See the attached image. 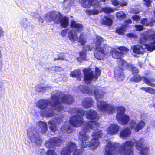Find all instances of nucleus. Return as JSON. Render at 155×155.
<instances>
[{
  "label": "nucleus",
  "mask_w": 155,
  "mask_h": 155,
  "mask_svg": "<svg viewBox=\"0 0 155 155\" xmlns=\"http://www.w3.org/2000/svg\"><path fill=\"white\" fill-rule=\"evenodd\" d=\"M93 8L91 10L87 9L86 13L88 15H95L97 14L100 11L101 6L99 4L98 0H93Z\"/></svg>",
  "instance_id": "14"
},
{
  "label": "nucleus",
  "mask_w": 155,
  "mask_h": 155,
  "mask_svg": "<svg viewBox=\"0 0 155 155\" xmlns=\"http://www.w3.org/2000/svg\"><path fill=\"white\" fill-rule=\"evenodd\" d=\"M143 25L148 26L151 25V23L146 18H144L142 19L140 22Z\"/></svg>",
  "instance_id": "40"
},
{
  "label": "nucleus",
  "mask_w": 155,
  "mask_h": 155,
  "mask_svg": "<svg viewBox=\"0 0 155 155\" xmlns=\"http://www.w3.org/2000/svg\"><path fill=\"white\" fill-rule=\"evenodd\" d=\"M119 64L122 66L124 68H129V65L127 62L125 60L122 59H120L118 63Z\"/></svg>",
  "instance_id": "38"
},
{
  "label": "nucleus",
  "mask_w": 155,
  "mask_h": 155,
  "mask_svg": "<svg viewBox=\"0 0 155 155\" xmlns=\"http://www.w3.org/2000/svg\"><path fill=\"white\" fill-rule=\"evenodd\" d=\"M144 2V4L147 7L150 6L151 3V1L150 0H143Z\"/></svg>",
  "instance_id": "47"
},
{
  "label": "nucleus",
  "mask_w": 155,
  "mask_h": 155,
  "mask_svg": "<svg viewBox=\"0 0 155 155\" xmlns=\"http://www.w3.org/2000/svg\"><path fill=\"white\" fill-rule=\"evenodd\" d=\"M72 113L79 114L82 115H85L87 118L91 120V121L86 123L83 128H90L93 129H97L100 125L99 123L96 121L98 118V116L97 113L95 111L90 110L84 111L81 108H74L72 110Z\"/></svg>",
  "instance_id": "7"
},
{
  "label": "nucleus",
  "mask_w": 155,
  "mask_h": 155,
  "mask_svg": "<svg viewBox=\"0 0 155 155\" xmlns=\"http://www.w3.org/2000/svg\"><path fill=\"white\" fill-rule=\"evenodd\" d=\"M140 17L137 15L133 16L132 17V18L133 20L136 21H139L140 20Z\"/></svg>",
  "instance_id": "46"
},
{
  "label": "nucleus",
  "mask_w": 155,
  "mask_h": 155,
  "mask_svg": "<svg viewBox=\"0 0 155 155\" xmlns=\"http://www.w3.org/2000/svg\"><path fill=\"white\" fill-rule=\"evenodd\" d=\"M68 31L67 29H64L61 32V35L62 36L64 37L65 36Z\"/></svg>",
  "instance_id": "50"
},
{
  "label": "nucleus",
  "mask_w": 155,
  "mask_h": 155,
  "mask_svg": "<svg viewBox=\"0 0 155 155\" xmlns=\"http://www.w3.org/2000/svg\"><path fill=\"white\" fill-rule=\"evenodd\" d=\"M99 127L95 129L83 128L79 132L78 138L82 148L90 147L91 149L94 150L98 147L100 143L98 139L102 134L101 130H97Z\"/></svg>",
  "instance_id": "4"
},
{
  "label": "nucleus",
  "mask_w": 155,
  "mask_h": 155,
  "mask_svg": "<svg viewBox=\"0 0 155 155\" xmlns=\"http://www.w3.org/2000/svg\"><path fill=\"white\" fill-rule=\"evenodd\" d=\"M79 42L82 45H84L86 42L85 36L83 34H81L80 35L79 38Z\"/></svg>",
  "instance_id": "35"
},
{
  "label": "nucleus",
  "mask_w": 155,
  "mask_h": 155,
  "mask_svg": "<svg viewBox=\"0 0 155 155\" xmlns=\"http://www.w3.org/2000/svg\"><path fill=\"white\" fill-rule=\"evenodd\" d=\"M119 129V126L118 125L115 124H112L107 128V131L108 134L114 135L118 132Z\"/></svg>",
  "instance_id": "18"
},
{
  "label": "nucleus",
  "mask_w": 155,
  "mask_h": 155,
  "mask_svg": "<svg viewBox=\"0 0 155 155\" xmlns=\"http://www.w3.org/2000/svg\"><path fill=\"white\" fill-rule=\"evenodd\" d=\"M45 18L48 22L54 21L57 24L60 23L64 27H67L68 25V18L63 17L62 15L58 12H49L45 15Z\"/></svg>",
  "instance_id": "8"
},
{
  "label": "nucleus",
  "mask_w": 155,
  "mask_h": 155,
  "mask_svg": "<svg viewBox=\"0 0 155 155\" xmlns=\"http://www.w3.org/2000/svg\"><path fill=\"white\" fill-rule=\"evenodd\" d=\"M51 88L50 86H47L45 87H42L40 85H38L35 87V89L36 91L38 92H44L45 90H48V88Z\"/></svg>",
  "instance_id": "29"
},
{
  "label": "nucleus",
  "mask_w": 155,
  "mask_h": 155,
  "mask_svg": "<svg viewBox=\"0 0 155 155\" xmlns=\"http://www.w3.org/2000/svg\"><path fill=\"white\" fill-rule=\"evenodd\" d=\"M48 124L49 128L52 131L54 132L57 130L58 127L54 121H49L48 122Z\"/></svg>",
  "instance_id": "27"
},
{
  "label": "nucleus",
  "mask_w": 155,
  "mask_h": 155,
  "mask_svg": "<svg viewBox=\"0 0 155 155\" xmlns=\"http://www.w3.org/2000/svg\"><path fill=\"white\" fill-rule=\"evenodd\" d=\"M74 4V0H64L63 3L64 7L68 10H69Z\"/></svg>",
  "instance_id": "26"
},
{
  "label": "nucleus",
  "mask_w": 155,
  "mask_h": 155,
  "mask_svg": "<svg viewBox=\"0 0 155 155\" xmlns=\"http://www.w3.org/2000/svg\"><path fill=\"white\" fill-rule=\"evenodd\" d=\"M38 125L41 128V132L42 133H45L48 129L47 124L45 122L40 121L38 122Z\"/></svg>",
  "instance_id": "28"
},
{
  "label": "nucleus",
  "mask_w": 155,
  "mask_h": 155,
  "mask_svg": "<svg viewBox=\"0 0 155 155\" xmlns=\"http://www.w3.org/2000/svg\"><path fill=\"white\" fill-rule=\"evenodd\" d=\"M63 142V140L61 139L55 137L50 139L48 141H46L45 144L47 147L53 148L59 146Z\"/></svg>",
  "instance_id": "16"
},
{
  "label": "nucleus",
  "mask_w": 155,
  "mask_h": 155,
  "mask_svg": "<svg viewBox=\"0 0 155 155\" xmlns=\"http://www.w3.org/2000/svg\"><path fill=\"white\" fill-rule=\"evenodd\" d=\"M127 36L128 37L135 38L136 37V36L132 33H129L127 34Z\"/></svg>",
  "instance_id": "52"
},
{
  "label": "nucleus",
  "mask_w": 155,
  "mask_h": 155,
  "mask_svg": "<svg viewBox=\"0 0 155 155\" xmlns=\"http://www.w3.org/2000/svg\"><path fill=\"white\" fill-rule=\"evenodd\" d=\"M93 103V101L91 98H87L84 100L82 105L84 108H87L92 107Z\"/></svg>",
  "instance_id": "21"
},
{
  "label": "nucleus",
  "mask_w": 155,
  "mask_h": 155,
  "mask_svg": "<svg viewBox=\"0 0 155 155\" xmlns=\"http://www.w3.org/2000/svg\"><path fill=\"white\" fill-rule=\"evenodd\" d=\"M79 88L83 93L89 94L94 93L95 98L97 101V109L101 112H106L109 114H112L116 110L117 111L116 118L118 122L120 124H126L129 120V117L125 114V109L121 106L115 107L113 105L109 104L105 101H100V99L103 98L104 92L101 89L96 88L93 86L89 88L87 87L81 86Z\"/></svg>",
  "instance_id": "1"
},
{
  "label": "nucleus",
  "mask_w": 155,
  "mask_h": 155,
  "mask_svg": "<svg viewBox=\"0 0 155 155\" xmlns=\"http://www.w3.org/2000/svg\"><path fill=\"white\" fill-rule=\"evenodd\" d=\"M63 117V115H62L60 116L59 117H56L54 119L57 123L61 124L62 122V119Z\"/></svg>",
  "instance_id": "41"
},
{
  "label": "nucleus",
  "mask_w": 155,
  "mask_h": 155,
  "mask_svg": "<svg viewBox=\"0 0 155 155\" xmlns=\"http://www.w3.org/2000/svg\"><path fill=\"white\" fill-rule=\"evenodd\" d=\"M93 0H79V2L81 3V6L85 8H89L93 5Z\"/></svg>",
  "instance_id": "24"
},
{
  "label": "nucleus",
  "mask_w": 155,
  "mask_h": 155,
  "mask_svg": "<svg viewBox=\"0 0 155 155\" xmlns=\"http://www.w3.org/2000/svg\"><path fill=\"white\" fill-rule=\"evenodd\" d=\"M126 22L127 23L130 24L132 23V21L130 19H129L126 21Z\"/></svg>",
  "instance_id": "56"
},
{
  "label": "nucleus",
  "mask_w": 155,
  "mask_h": 155,
  "mask_svg": "<svg viewBox=\"0 0 155 155\" xmlns=\"http://www.w3.org/2000/svg\"><path fill=\"white\" fill-rule=\"evenodd\" d=\"M132 12L134 14H137L139 13L140 12L137 10H134L133 9L132 11Z\"/></svg>",
  "instance_id": "55"
},
{
  "label": "nucleus",
  "mask_w": 155,
  "mask_h": 155,
  "mask_svg": "<svg viewBox=\"0 0 155 155\" xmlns=\"http://www.w3.org/2000/svg\"><path fill=\"white\" fill-rule=\"evenodd\" d=\"M127 25H124V26H122L121 28H119L117 29L116 30V32L119 34H123L125 30V28L126 27Z\"/></svg>",
  "instance_id": "39"
},
{
  "label": "nucleus",
  "mask_w": 155,
  "mask_h": 155,
  "mask_svg": "<svg viewBox=\"0 0 155 155\" xmlns=\"http://www.w3.org/2000/svg\"><path fill=\"white\" fill-rule=\"evenodd\" d=\"M71 28H74L75 30L79 32H80L83 31V26L82 25L79 23L77 21H72L71 24Z\"/></svg>",
  "instance_id": "20"
},
{
  "label": "nucleus",
  "mask_w": 155,
  "mask_h": 155,
  "mask_svg": "<svg viewBox=\"0 0 155 155\" xmlns=\"http://www.w3.org/2000/svg\"><path fill=\"white\" fill-rule=\"evenodd\" d=\"M130 66L131 68V69L133 73H137L138 72L139 70L137 68L132 65H130Z\"/></svg>",
  "instance_id": "43"
},
{
  "label": "nucleus",
  "mask_w": 155,
  "mask_h": 155,
  "mask_svg": "<svg viewBox=\"0 0 155 155\" xmlns=\"http://www.w3.org/2000/svg\"><path fill=\"white\" fill-rule=\"evenodd\" d=\"M152 124H153L154 127L155 128V122H154Z\"/></svg>",
  "instance_id": "60"
},
{
  "label": "nucleus",
  "mask_w": 155,
  "mask_h": 155,
  "mask_svg": "<svg viewBox=\"0 0 155 155\" xmlns=\"http://www.w3.org/2000/svg\"><path fill=\"white\" fill-rule=\"evenodd\" d=\"M117 17L119 19H122L125 18L126 15L125 13L122 11L119 12L116 14Z\"/></svg>",
  "instance_id": "32"
},
{
  "label": "nucleus",
  "mask_w": 155,
  "mask_h": 155,
  "mask_svg": "<svg viewBox=\"0 0 155 155\" xmlns=\"http://www.w3.org/2000/svg\"><path fill=\"white\" fill-rule=\"evenodd\" d=\"M103 11L105 13H109L113 12L114 11V10L110 7H106L102 8Z\"/></svg>",
  "instance_id": "37"
},
{
  "label": "nucleus",
  "mask_w": 155,
  "mask_h": 155,
  "mask_svg": "<svg viewBox=\"0 0 155 155\" xmlns=\"http://www.w3.org/2000/svg\"><path fill=\"white\" fill-rule=\"evenodd\" d=\"M63 70V68L61 67H57L55 68V70L57 72H58L60 71H62Z\"/></svg>",
  "instance_id": "53"
},
{
  "label": "nucleus",
  "mask_w": 155,
  "mask_h": 155,
  "mask_svg": "<svg viewBox=\"0 0 155 155\" xmlns=\"http://www.w3.org/2000/svg\"><path fill=\"white\" fill-rule=\"evenodd\" d=\"M2 87V86H1V85H0V87Z\"/></svg>",
  "instance_id": "62"
},
{
  "label": "nucleus",
  "mask_w": 155,
  "mask_h": 155,
  "mask_svg": "<svg viewBox=\"0 0 155 155\" xmlns=\"http://www.w3.org/2000/svg\"><path fill=\"white\" fill-rule=\"evenodd\" d=\"M4 32L2 28L0 27V37L3 36L4 35Z\"/></svg>",
  "instance_id": "54"
},
{
  "label": "nucleus",
  "mask_w": 155,
  "mask_h": 155,
  "mask_svg": "<svg viewBox=\"0 0 155 155\" xmlns=\"http://www.w3.org/2000/svg\"><path fill=\"white\" fill-rule=\"evenodd\" d=\"M141 89L145 91L146 92H149L150 93L153 94L155 93V89L150 87H142Z\"/></svg>",
  "instance_id": "36"
},
{
  "label": "nucleus",
  "mask_w": 155,
  "mask_h": 155,
  "mask_svg": "<svg viewBox=\"0 0 155 155\" xmlns=\"http://www.w3.org/2000/svg\"><path fill=\"white\" fill-rule=\"evenodd\" d=\"M153 21H154V22H155V19L154 20H153Z\"/></svg>",
  "instance_id": "61"
},
{
  "label": "nucleus",
  "mask_w": 155,
  "mask_h": 155,
  "mask_svg": "<svg viewBox=\"0 0 155 155\" xmlns=\"http://www.w3.org/2000/svg\"><path fill=\"white\" fill-rule=\"evenodd\" d=\"M102 23L103 24L107 25H111L112 24V21L109 17H104L102 21Z\"/></svg>",
  "instance_id": "30"
},
{
  "label": "nucleus",
  "mask_w": 155,
  "mask_h": 155,
  "mask_svg": "<svg viewBox=\"0 0 155 155\" xmlns=\"http://www.w3.org/2000/svg\"><path fill=\"white\" fill-rule=\"evenodd\" d=\"M82 148L81 147V148ZM77 149L76 144L72 142L68 143L67 146L64 148L61 152V155H70L71 152L74 150L72 155H80L82 153V149Z\"/></svg>",
  "instance_id": "9"
},
{
  "label": "nucleus",
  "mask_w": 155,
  "mask_h": 155,
  "mask_svg": "<svg viewBox=\"0 0 155 155\" xmlns=\"http://www.w3.org/2000/svg\"><path fill=\"white\" fill-rule=\"evenodd\" d=\"M92 48L89 45H86L84 48V49L87 51H91Z\"/></svg>",
  "instance_id": "49"
},
{
  "label": "nucleus",
  "mask_w": 155,
  "mask_h": 155,
  "mask_svg": "<svg viewBox=\"0 0 155 155\" xmlns=\"http://www.w3.org/2000/svg\"><path fill=\"white\" fill-rule=\"evenodd\" d=\"M46 154L47 155H56V153L53 150H51V149H49V150L47 152Z\"/></svg>",
  "instance_id": "44"
},
{
  "label": "nucleus",
  "mask_w": 155,
  "mask_h": 155,
  "mask_svg": "<svg viewBox=\"0 0 155 155\" xmlns=\"http://www.w3.org/2000/svg\"><path fill=\"white\" fill-rule=\"evenodd\" d=\"M38 21L39 22H41V23H42L43 22V20L42 18L40 17H39V18H38Z\"/></svg>",
  "instance_id": "57"
},
{
  "label": "nucleus",
  "mask_w": 155,
  "mask_h": 155,
  "mask_svg": "<svg viewBox=\"0 0 155 155\" xmlns=\"http://www.w3.org/2000/svg\"><path fill=\"white\" fill-rule=\"evenodd\" d=\"M27 135L28 137L33 142H37L40 140L39 133L34 127H31L28 129Z\"/></svg>",
  "instance_id": "11"
},
{
  "label": "nucleus",
  "mask_w": 155,
  "mask_h": 155,
  "mask_svg": "<svg viewBox=\"0 0 155 155\" xmlns=\"http://www.w3.org/2000/svg\"><path fill=\"white\" fill-rule=\"evenodd\" d=\"M65 59V58H64L63 56L61 54H60L58 56V57L57 59L55 58V60H64Z\"/></svg>",
  "instance_id": "51"
},
{
  "label": "nucleus",
  "mask_w": 155,
  "mask_h": 155,
  "mask_svg": "<svg viewBox=\"0 0 155 155\" xmlns=\"http://www.w3.org/2000/svg\"><path fill=\"white\" fill-rule=\"evenodd\" d=\"M80 56L82 60H85L86 58V54L84 51L80 52Z\"/></svg>",
  "instance_id": "45"
},
{
  "label": "nucleus",
  "mask_w": 155,
  "mask_h": 155,
  "mask_svg": "<svg viewBox=\"0 0 155 155\" xmlns=\"http://www.w3.org/2000/svg\"><path fill=\"white\" fill-rule=\"evenodd\" d=\"M131 134V132L129 128L124 129L120 133V137L121 138H124L129 137Z\"/></svg>",
  "instance_id": "22"
},
{
  "label": "nucleus",
  "mask_w": 155,
  "mask_h": 155,
  "mask_svg": "<svg viewBox=\"0 0 155 155\" xmlns=\"http://www.w3.org/2000/svg\"><path fill=\"white\" fill-rule=\"evenodd\" d=\"M83 72L84 74V79L87 83H90L92 79H97L101 73L100 69L97 67L95 68V74L90 68H85L83 70Z\"/></svg>",
  "instance_id": "10"
},
{
  "label": "nucleus",
  "mask_w": 155,
  "mask_h": 155,
  "mask_svg": "<svg viewBox=\"0 0 155 155\" xmlns=\"http://www.w3.org/2000/svg\"><path fill=\"white\" fill-rule=\"evenodd\" d=\"M115 78L119 81H122L124 78V74L123 69L119 67H117L114 69Z\"/></svg>",
  "instance_id": "17"
},
{
  "label": "nucleus",
  "mask_w": 155,
  "mask_h": 155,
  "mask_svg": "<svg viewBox=\"0 0 155 155\" xmlns=\"http://www.w3.org/2000/svg\"><path fill=\"white\" fill-rule=\"evenodd\" d=\"M52 101L49 104L51 107H48L45 110H40L41 114L43 116L51 117L54 116L56 113L54 110L58 112L63 111L64 107L59 103L60 100L62 102L66 104L72 103L74 99L72 96L69 94L65 95L63 93L57 91V93L52 94Z\"/></svg>",
  "instance_id": "3"
},
{
  "label": "nucleus",
  "mask_w": 155,
  "mask_h": 155,
  "mask_svg": "<svg viewBox=\"0 0 155 155\" xmlns=\"http://www.w3.org/2000/svg\"><path fill=\"white\" fill-rule=\"evenodd\" d=\"M118 49L121 51L120 52L121 53H122L123 55L124 54H127L129 51V49L124 46L119 47Z\"/></svg>",
  "instance_id": "33"
},
{
  "label": "nucleus",
  "mask_w": 155,
  "mask_h": 155,
  "mask_svg": "<svg viewBox=\"0 0 155 155\" xmlns=\"http://www.w3.org/2000/svg\"><path fill=\"white\" fill-rule=\"evenodd\" d=\"M68 37L70 40L72 42H74L78 40L77 33L73 30L71 31L68 33Z\"/></svg>",
  "instance_id": "23"
},
{
  "label": "nucleus",
  "mask_w": 155,
  "mask_h": 155,
  "mask_svg": "<svg viewBox=\"0 0 155 155\" xmlns=\"http://www.w3.org/2000/svg\"><path fill=\"white\" fill-rule=\"evenodd\" d=\"M27 24V20L26 18H24L22 19L20 22V24L21 26L26 27Z\"/></svg>",
  "instance_id": "42"
},
{
  "label": "nucleus",
  "mask_w": 155,
  "mask_h": 155,
  "mask_svg": "<svg viewBox=\"0 0 155 155\" xmlns=\"http://www.w3.org/2000/svg\"><path fill=\"white\" fill-rule=\"evenodd\" d=\"M2 56V53L1 50L0 49V58H1Z\"/></svg>",
  "instance_id": "58"
},
{
  "label": "nucleus",
  "mask_w": 155,
  "mask_h": 155,
  "mask_svg": "<svg viewBox=\"0 0 155 155\" xmlns=\"http://www.w3.org/2000/svg\"><path fill=\"white\" fill-rule=\"evenodd\" d=\"M83 122L84 119L83 117L79 115L72 116L70 120V124L77 127L81 126Z\"/></svg>",
  "instance_id": "13"
},
{
  "label": "nucleus",
  "mask_w": 155,
  "mask_h": 155,
  "mask_svg": "<svg viewBox=\"0 0 155 155\" xmlns=\"http://www.w3.org/2000/svg\"><path fill=\"white\" fill-rule=\"evenodd\" d=\"M104 41V39L99 36H96L93 41L95 44L96 50L95 51L94 56L98 60L102 59L104 55L110 56L112 53V56L115 59L120 58L123 56L122 53L109 46L107 44H102Z\"/></svg>",
  "instance_id": "6"
},
{
  "label": "nucleus",
  "mask_w": 155,
  "mask_h": 155,
  "mask_svg": "<svg viewBox=\"0 0 155 155\" xmlns=\"http://www.w3.org/2000/svg\"><path fill=\"white\" fill-rule=\"evenodd\" d=\"M141 80H142L147 85L155 87V84L153 82H155V79L153 78L148 79L145 77H143L142 78L138 75L134 76L130 79V81L136 82H139Z\"/></svg>",
  "instance_id": "12"
},
{
  "label": "nucleus",
  "mask_w": 155,
  "mask_h": 155,
  "mask_svg": "<svg viewBox=\"0 0 155 155\" xmlns=\"http://www.w3.org/2000/svg\"><path fill=\"white\" fill-rule=\"evenodd\" d=\"M140 45H133L131 47L133 55L143 54L145 49L150 51L155 49V31L146 32L141 35Z\"/></svg>",
  "instance_id": "5"
},
{
  "label": "nucleus",
  "mask_w": 155,
  "mask_h": 155,
  "mask_svg": "<svg viewBox=\"0 0 155 155\" xmlns=\"http://www.w3.org/2000/svg\"><path fill=\"white\" fill-rule=\"evenodd\" d=\"M112 3L114 6H116L120 5L121 6H125L127 5V2L123 0L119 2L117 0H113L112 1Z\"/></svg>",
  "instance_id": "31"
},
{
  "label": "nucleus",
  "mask_w": 155,
  "mask_h": 155,
  "mask_svg": "<svg viewBox=\"0 0 155 155\" xmlns=\"http://www.w3.org/2000/svg\"><path fill=\"white\" fill-rule=\"evenodd\" d=\"M61 131L64 133L69 134L71 133L72 130L68 125L64 124L61 128Z\"/></svg>",
  "instance_id": "25"
},
{
  "label": "nucleus",
  "mask_w": 155,
  "mask_h": 155,
  "mask_svg": "<svg viewBox=\"0 0 155 155\" xmlns=\"http://www.w3.org/2000/svg\"><path fill=\"white\" fill-rule=\"evenodd\" d=\"M50 69V68H45V70L46 71H49V70Z\"/></svg>",
  "instance_id": "59"
},
{
  "label": "nucleus",
  "mask_w": 155,
  "mask_h": 155,
  "mask_svg": "<svg viewBox=\"0 0 155 155\" xmlns=\"http://www.w3.org/2000/svg\"><path fill=\"white\" fill-rule=\"evenodd\" d=\"M130 124L131 128L134 129L135 132H138L144 127L145 123L143 120L138 122L135 120H133L130 121Z\"/></svg>",
  "instance_id": "15"
},
{
  "label": "nucleus",
  "mask_w": 155,
  "mask_h": 155,
  "mask_svg": "<svg viewBox=\"0 0 155 155\" xmlns=\"http://www.w3.org/2000/svg\"><path fill=\"white\" fill-rule=\"evenodd\" d=\"M144 140L141 139L137 141L134 139L131 140L127 141L121 144L117 143L110 142L107 143L105 148L106 153L108 155H133V148L135 147L137 150H140V155H148L149 148L143 147Z\"/></svg>",
  "instance_id": "2"
},
{
  "label": "nucleus",
  "mask_w": 155,
  "mask_h": 155,
  "mask_svg": "<svg viewBox=\"0 0 155 155\" xmlns=\"http://www.w3.org/2000/svg\"><path fill=\"white\" fill-rule=\"evenodd\" d=\"M81 74V72L80 70H76L71 72L70 75L73 77H79Z\"/></svg>",
  "instance_id": "34"
},
{
  "label": "nucleus",
  "mask_w": 155,
  "mask_h": 155,
  "mask_svg": "<svg viewBox=\"0 0 155 155\" xmlns=\"http://www.w3.org/2000/svg\"><path fill=\"white\" fill-rule=\"evenodd\" d=\"M135 27L137 30L141 31L143 29V26L141 25H136Z\"/></svg>",
  "instance_id": "48"
},
{
  "label": "nucleus",
  "mask_w": 155,
  "mask_h": 155,
  "mask_svg": "<svg viewBox=\"0 0 155 155\" xmlns=\"http://www.w3.org/2000/svg\"><path fill=\"white\" fill-rule=\"evenodd\" d=\"M49 100L41 99L38 100L36 103L37 107L42 110H45L47 107L48 104L50 103Z\"/></svg>",
  "instance_id": "19"
}]
</instances>
